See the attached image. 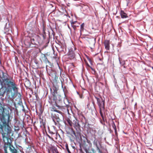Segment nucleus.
Listing matches in <instances>:
<instances>
[{
	"mask_svg": "<svg viewBox=\"0 0 153 153\" xmlns=\"http://www.w3.org/2000/svg\"><path fill=\"white\" fill-rule=\"evenodd\" d=\"M0 120L2 123V124H0V129L4 142L9 146V149L11 153H19L15 148L11 145L12 140L9 137L12 129L9 124L11 121L9 109L3 108L1 105H0Z\"/></svg>",
	"mask_w": 153,
	"mask_h": 153,
	"instance_id": "f257e3e1",
	"label": "nucleus"
},
{
	"mask_svg": "<svg viewBox=\"0 0 153 153\" xmlns=\"http://www.w3.org/2000/svg\"><path fill=\"white\" fill-rule=\"evenodd\" d=\"M2 76H0V84H2L5 87L9 86H11L13 88V91L17 92L18 88L17 85L16 84L14 80L7 73H4L3 71L1 72Z\"/></svg>",
	"mask_w": 153,
	"mask_h": 153,
	"instance_id": "f03ea898",
	"label": "nucleus"
},
{
	"mask_svg": "<svg viewBox=\"0 0 153 153\" xmlns=\"http://www.w3.org/2000/svg\"><path fill=\"white\" fill-rule=\"evenodd\" d=\"M1 86V88H0V96H3L5 92H6L7 94L9 96V97H10L13 98H14L15 97V93L16 92H14L13 93L12 90L13 91V88L11 87V86H9L8 87L4 86L2 85V84H0Z\"/></svg>",
	"mask_w": 153,
	"mask_h": 153,
	"instance_id": "7ed1b4c3",
	"label": "nucleus"
},
{
	"mask_svg": "<svg viewBox=\"0 0 153 153\" xmlns=\"http://www.w3.org/2000/svg\"><path fill=\"white\" fill-rule=\"evenodd\" d=\"M74 127L76 129L77 134H76L75 132L73 129H71V135L72 136L74 137V135L76 138H81V130L80 129V126L79 123L77 121H75L74 123Z\"/></svg>",
	"mask_w": 153,
	"mask_h": 153,
	"instance_id": "20e7f679",
	"label": "nucleus"
},
{
	"mask_svg": "<svg viewBox=\"0 0 153 153\" xmlns=\"http://www.w3.org/2000/svg\"><path fill=\"white\" fill-rule=\"evenodd\" d=\"M36 37L37 43H38L40 45L43 42V40L45 38V35H42L40 36L36 34Z\"/></svg>",
	"mask_w": 153,
	"mask_h": 153,
	"instance_id": "39448f33",
	"label": "nucleus"
},
{
	"mask_svg": "<svg viewBox=\"0 0 153 153\" xmlns=\"http://www.w3.org/2000/svg\"><path fill=\"white\" fill-rule=\"evenodd\" d=\"M52 118L55 125L59 124L61 120L59 117V115L58 114L53 115L52 117Z\"/></svg>",
	"mask_w": 153,
	"mask_h": 153,
	"instance_id": "423d86ee",
	"label": "nucleus"
},
{
	"mask_svg": "<svg viewBox=\"0 0 153 153\" xmlns=\"http://www.w3.org/2000/svg\"><path fill=\"white\" fill-rule=\"evenodd\" d=\"M97 102L99 108H103V109H104V101L102 99L99 98L97 100Z\"/></svg>",
	"mask_w": 153,
	"mask_h": 153,
	"instance_id": "0eeeda50",
	"label": "nucleus"
},
{
	"mask_svg": "<svg viewBox=\"0 0 153 153\" xmlns=\"http://www.w3.org/2000/svg\"><path fill=\"white\" fill-rule=\"evenodd\" d=\"M36 34H34L33 36L30 38L31 42L32 44H37Z\"/></svg>",
	"mask_w": 153,
	"mask_h": 153,
	"instance_id": "6e6552de",
	"label": "nucleus"
},
{
	"mask_svg": "<svg viewBox=\"0 0 153 153\" xmlns=\"http://www.w3.org/2000/svg\"><path fill=\"white\" fill-rule=\"evenodd\" d=\"M104 45L105 48L108 50L110 48V42L108 40H106L104 42Z\"/></svg>",
	"mask_w": 153,
	"mask_h": 153,
	"instance_id": "1a4fd4ad",
	"label": "nucleus"
},
{
	"mask_svg": "<svg viewBox=\"0 0 153 153\" xmlns=\"http://www.w3.org/2000/svg\"><path fill=\"white\" fill-rule=\"evenodd\" d=\"M121 17L123 18H126L128 17L127 14L124 11H121L120 13Z\"/></svg>",
	"mask_w": 153,
	"mask_h": 153,
	"instance_id": "9d476101",
	"label": "nucleus"
},
{
	"mask_svg": "<svg viewBox=\"0 0 153 153\" xmlns=\"http://www.w3.org/2000/svg\"><path fill=\"white\" fill-rule=\"evenodd\" d=\"M68 56L70 59H73L75 57V54L73 51H71L69 52Z\"/></svg>",
	"mask_w": 153,
	"mask_h": 153,
	"instance_id": "9b49d317",
	"label": "nucleus"
},
{
	"mask_svg": "<svg viewBox=\"0 0 153 153\" xmlns=\"http://www.w3.org/2000/svg\"><path fill=\"white\" fill-rule=\"evenodd\" d=\"M94 145L95 146L97 147V149L98 151L99 152H101L100 150L99 149V147H98L97 143V141L96 140H94L93 142Z\"/></svg>",
	"mask_w": 153,
	"mask_h": 153,
	"instance_id": "f8f14e48",
	"label": "nucleus"
},
{
	"mask_svg": "<svg viewBox=\"0 0 153 153\" xmlns=\"http://www.w3.org/2000/svg\"><path fill=\"white\" fill-rule=\"evenodd\" d=\"M66 121L68 123L69 125L70 126H72V122L71 120L68 118H67L66 120Z\"/></svg>",
	"mask_w": 153,
	"mask_h": 153,
	"instance_id": "ddd939ff",
	"label": "nucleus"
},
{
	"mask_svg": "<svg viewBox=\"0 0 153 153\" xmlns=\"http://www.w3.org/2000/svg\"><path fill=\"white\" fill-rule=\"evenodd\" d=\"M112 126H113V128H114V129L115 133L116 134L117 133V128H116V126L114 124V123L113 124Z\"/></svg>",
	"mask_w": 153,
	"mask_h": 153,
	"instance_id": "4468645a",
	"label": "nucleus"
},
{
	"mask_svg": "<svg viewBox=\"0 0 153 153\" xmlns=\"http://www.w3.org/2000/svg\"><path fill=\"white\" fill-rule=\"evenodd\" d=\"M119 61L120 62V64L122 66L125 63V61H121L120 58H119Z\"/></svg>",
	"mask_w": 153,
	"mask_h": 153,
	"instance_id": "2eb2a0df",
	"label": "nucleus"
},
{
	"mask_svg": "<svg viewBox=\"0 0 153 153\" xmlns=\"http://www.w3.org/2000/svg\"><path fill=\"white\" fill-rule=\"evenodd\" d=\"M84 23H83L81 25H80V31H83L84 29Z\"/></svg>",
	"mask_w": 153,
	"mask_h": 153,
	"instance_id": "dca6fc26",
	"label": "nucleus"
},
{
	"mask_svg": "<svg viewBox=\"0 0 153 153\" xmlns=\"http://www.w3.org/2000/svg\"><path fill=\"white\" fill-rule=\"evenodd\" d=\"M53 111H55L58 113H59L60 114H61V115H62V113L61 111H59V110L54 109V108H53Z\"/></svg>",
	"mask_w": 153,
	"mask_h": 153,
	"instance_id": "f3484780",
	"label": "nucleus"
},
{
	"mask_svg": "<svg viewBox=\"0 0 153 153\" xmlns=\"http://www.w3.org/2000/svg\"><path fill=\"white\" fill-rule=\"evenodd\" d=\"M65 148L68 153H71L68 148V145L67 144L65 146Z\"/></svg>",
	"mask_w": 153,
	"mask_h": 153,
	"instance_id": "a211bd4d",
	"label": "nucleus"
},
{
	"mask_svg": "<svg viewBox=\"0 0 153 153\" xmlns=\"http://www.w3.org/2000/svg\"><path fill=\"white\" fill-rule=\"evenodd\" d=\"M53 153H59L58 150L56 148H54L53 149Z\"/></svg>",
	"mask_w": 153,
	"mask_h": 153,
	"instance_id": "6ab92c4d",
	"label": "nucleus"
},
{
	"mask_svg": "<svg viewBox=\"0 0 153 153\" xmlns=\"http://www.w3.org/2000/svg\"><path fill=\"white\" fill-rule=\"evenodd\" d=\"M44 57L45 58V61L46 62H47L48 63H49V62L48 61V60L47 57L46 56L45 54H43Z\"/></svg>",
	"mask_w": 153,
	"mask_h": 153,
	"instance_id": "aec40b11",
	"label": "nucleus"
},
{
	"mask_svg": "<svg viewBox=\"0 0 153 153\" xmlns=\"http://www.w3.org/2000/svg\"><path fill=\"white\" fill-rule=\"evenodd\" d=\"M45 27L43 26V28H42V31H43V33H44V35H45Z\"/></svg>",
	"mask_w": 153,
	"mask_h": 153,
	"instance_id": "412c9836",
	"label": "nucleus"
},
{
	"mask_svg": "<svg viewBox=\"0 0 153 153\" xmlns=\"http://www.w3.org/2000/svg\"><path fill=\"white\" fill-rule=\"evenodd\" d=\"M104 109L103 108H100V115H102V114H103L102 112V110H103Z\"/></svg>",
	"mask_w": 153,
	"mask_h": 153,
	"instance_id": "4be33fe9",
	"label": "nucleus"
},
{
	"mask_svg": "<svg viewBox=\"0 0 153 153\" xmlns=\"http://www.w3.org/2000/svg\"><path fill=\"white\" fill-rule=\"evenodd\" d=\"M72 27H73V29L75 30L76 29V26L74 25H71Z\"/></svg>",
	"mask_w": 153,
	"mask_h": 153,
	"instance_id": "5701e85b",
	"label": "nucleus"
},
{
	"mask_svg": "<svg viewBox=\"0 0 153 153\" xmlns=\"http://www.w3.org/2000/svg\"><path fill=\"white\" fill-rule=\"evenodd\" d=\"M4 152L5 153H7V148H5L4 149Z\"/></svg>",
	"mask_w": 153,
	"mask_h": 153,
	"instance_id": "b1692460",
	"label": "nucleus"
},
{
	"mask_svg": "<svg viewBox=\"0 0 153 153\" xmlns=\"http://www.w3.org/2000/svg\"><path fill=\"white\" fill-rule=\"evenodd\" d=\"M76 22H77L76 21H74V22H71V25H74V24H75Z\"/></svg>",
	"mask_w": 153,
	"mask_h": 153,
	"instance_id": "393cba45",
	"label": "nucleus"
},
{
	"mask_svg": "<svg viewBox=\"0 0 153 153\" xmlns=\"http://www.w3.org/2000/svg\"><path fill=\"white\" fill-rule=\"evenodd\" d=\"M4 30L6 31H9V29L7 28H6V27H4Z\"/></svg>",
	"mask_w": 153,
	"mask_h": 153,
	"instance_id": "a878e982",
	"label": "nucleus"
},
{
	"mask_svg": "<svg viewBox=\"0 0 153 153\" xmlns=\"http://www.w3.org/2000/svg\"><path fill=\"white\" fill-rule=\"evenodd\" d=\"M95 97V98H96V99L97 100H99V98H98V97Z\"/></svg>",
	"mask_w": 153,
	"mask_h": 153,
	"instance_id": "bb28decb",
	"label": "nucleus"
},
{
	"mask_svg": "<svg viewBox=\"0 0 153 153\" xmlns=\"http://www.w3.org/2000/svg\"><path fill=\"white\" fill-rule=\"evenodd\" d=\"M62 87L63 88V91L64 92V89L63 88V85L62 83Z\"/></svg>",
	"mask_w": 153,
	"mask_h": 153,
	"instance_id": "cd10ccee",
	"label": "nucleus"
},
{
	"mask_svg": "<svg viewBox=\"0 0 153 153\" xmlns=\"http://www.w3.org/2000/svg\"><path fill=\"white\" fill-rule=\"evenodd\" d=\"M56 106L57 107H58V108H61V107H60V106H59V105H56Z\"/></svg>",
	"mask_w": 153,
	"mask_h": 153,
	"instance_id": "c85d7f7f",
	"label": "nucleus"
},
{
	"mask_svg": "<svg viewBox=\"0 0 153 153\" xmlns=\"http://www.w3.org/2000/svg\"><path fill=\"white\" fill-rule=\"evenodd\" d=\"M101 116L102 117V118H103V114H102V115H101Z\"/></svg>",
	"mask_w": 153,
	"mask_h": 153,
	"instance_id": "c756f323",
	"label": "nucleus"
},
{
	"mask_svg": "<svg viewBox=\"0 0 153 153\" xmlns=\"http://www.w3.org/2000/svg\"><path fill=\"white\" fill-rule=\"evenodd\" d=\"M88 59L89 60V61L91 62V60L89 58H88Z\"/></svg>",
	"mask_w": 153,
	"mask_h": 153,
	"instance_id": "7c9ffc66",
	"label": "nucleus"
},
{
	"mask_svg": "<svg viewBox=\"0 0 153 153\" xmlns=\"http://www.w3.org/2000/svg\"><path fill=\"white\" fill-rule=\"evenodd\" d=\"M86 153H91L90 152H86Z\"/></svg>",
	"mask_w": 153,
	"mask_h": 153,
	"instance_id": "2f4dec72",
	"label": "nucleus"
},
{
	"mask_svg": "<svg viewBox=\"0 0 153 153\" xmlns=\"http://www.w3.org/2000/svg\"><path fill=\"white\" fill-rule=\"evenodd\" d=\"M48 137L50 138V139L51 138V137H50L49 135H48Z\"/></svg>",
	"mask_w": 153,
	"mask_h": 153,
	"instance_id": "473e14b6",
	"label": "nucleus"
},
{
	"mask_svg": "<svg viewBox=\"0 0 153 153\" xmlns=\"http://www.w3.org/2000/svg\"><path fill=\"white\" fill-rule=\"evenodd\" d=\"M56 99V98L54 97V98H53V100H55Z\"/></svg>",
	"mask_w": 153,
	"mask_h": 153,
	"instance_id": "72a5a7b5",
	"label": "nucleus"
}]
</instances>
